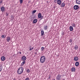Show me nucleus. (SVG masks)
Here are the masks:
<instances>
[{
  "mask_svg": "<svg viewBox=\"0 0 80 80\" xmlns=\"http://www.w3.org/2000/svg\"><path fill=\"white\" fill-rule=\"evenodd\" d=\"M45 57L44 56H42L40 58V62L41 63H43L45 62Z\"/></svg>",
  "mask_w": 80,
  "mask_h": 80,
  "instance_id": "f257e3e1",
  "label": "nucleus"
},
{
  "mask_svg": "<svg viewBox=\"0 0 80 80\" xmlns=\"http://www.w3.org/2000/svg\"><path fill=\"white\" fill-rule=\"evenodd\" d=\"M17 72L18 75H20V74H22L23 73V71L20 69V68H19Z\"/></svg>",
  "mask_w": 80,
  "mask_h": 80,
  "instance_id": "f03ea898",
  "label": "nucleus"
},
{
  "mask_svg": "<svg viewBox=\"0 0 80 80\" xmlns=\"http://www.w3.org/2000/svg\"><path fill=\"white\" fill-rule=\"evenodd\" d=\"M38 17L39 18H41V20H42L43 18V16H42V14H41V13H39L38 14Z\"/></svg>",
  "mask_w": 80,
  "mask_h": 80,
  "instance_id": "7ed1b4c3",
  "label": "nucleus"
},
{
  "mask_svg": "<svg viewBox=\"0 0 80 80\" xmlns=\"http://www.w3.org/2000/svg\"><path fill=\"white\" fill-rule=\"evenodd\" d=\"M57 78L58 80H60L61 79V75L60 74H58L57 77Z\"/></svg>",
  "mask_w": 80,
  "mask_h": 80,
  "instance_id": "20e7f679",
  "label": "nucleus"
},
{
  "mask_svg": "<svg viewBox=\"0 0 80 80\" xmlns=\"http://www.w3.org/2000/svg\"><path fill=\"white\" fill-rule=\"evenodd\" d=\"M74 10H78L79 8V7L77 5H75L74 6Z\"/></svg>",
  "mask_w": 80,
  "mask_h": 80,
  "instance_id": "39448f33",
  "label": "nucleus"
},
{
  "mask_svg": "<svg viewBox=\"0 0 80 80\" xmlns=\"http://www.w3.org/2000/svg\"><path fill=\"white\" fill-rule=\"evenodd\" d=\"M62 3V1L60 0H58L57 1V4L59 5H60Z\"/></svg>",
  "mask_w": 80,
  "mask_h": 80,
  "instance_id": "423d86ee",
  "label": "nucleus"
},
{
  "mask_svg": "<svg viewBox=\"0 0 80 80\" xmlns=\"http://www.w3.org/2000/svg\"><path fill=\"white\" fill-rule=\"evenodd\" d=\"M1 11L2 12H3L4 11H5V7H2L1 8Z\"/></svg>",
  "mask_w": 80,
  "mask_h": 80,
  "instance_id": "0eeeda50",
  "label": "nucleus"
},
{
  "mask_svg": "<svg viewBox=\"0 0 80 80\" xmlns=\"http://www.w3.org/2000/svg\"><path fill=\"white\" fill-rule=\"evenodd\" d=\"M26 57L25 56H23L22 58V61H24V60H26Z\"/></svg>",
  "mask_w": 80,
  "mask_h": 80,
  "instance_id": "6e6552de",
  "label": "nucleus"
},
{
  "mask_svg": "<svg viewBox=\"0 0 80 80\" xmlns=\"http://www.w3.org/2000/svg\"><path fill=\"white\" fill-rule=\"evenodd\" d=\"M74 61H78V57H74Z\"/></svg>",
  "mask_w": 80,
  "mask_h": 80,
  "instance_id": "1a4fd4ad",
  "label": "nucleus"
},
{
  "mask_svg": "<svg viewBox=\"0 0 80 80\" xmlns=\"http://www.w3.org/2000/svg\"><path fill=\"white\" fill-rule=\"evenodd\" d=\"M7 42H10V38L9 37H7Z\"/></svg>",
  "mask_w": 80,
  "mask_h": 80,
  "instance_id": "9d476101",
  "label": "nucleus"
},
{
  "mask_svg": "<svg viewBox=\"0 0 80 80\" xmlns=\"http://www.w3.org/2000/svg\"><path fill=\"white\" fill-rule=\"evenodd\" d=\"M1 60L2 61H4L5 60V58L4 56H2L1 58Z\"/></svg>",
  "mask_w": 80,
  "mask_h": 80,
  "instance_id": "9b49d317",
  "label": "nucleus"
},
{
  "mask_svg": "<svg viewBox=\"0 0 80 80\" xmlns=\"http://www.w3.org/2000/svg\"><path fill=\"white\" fill-rule=\"evenodd\" d=\"M37 19H34V20L33 21V23H37Z\"/></svg>",
  "mask_w": 80,
  "mask_h": 80,
  "instance_id": "f8f14e48",
  "label": "nucleus"
},
{
  "mask_svg": "<svg viewBox=\"0 0 80 80\" xmlns=\"http://www.w3.org/2000/svg\"><path fill=\"white\" fill-rule=\"evenodd\" d=\"M76 2L77 4H80V0H76Z\"/></svg>",
  "mask_w": 80,
  "mask_h": 80,
  "instance_id": "ddd939ff",
  "label": "nucleus"
},
{
  "mask_svg": "<svg viewBox=\"0 0 80 80\" xmlns=\"http://www.w3.org/2000/svg\"><path fill=\"white\" fill-rule=\"evenodd\" d=\"M69 29L70 30V31H73V27L72 26H70L69 27Z\"/></svg>",
  "mask_w": 80,
  "mask_h": 80,
  "instance_id": "4468645a",
  "label": "nucleus"
},
{
  "mask_svg": "<svg viewBox=\"0 0 80 80\" xmlns=\"http://www.w3.org/2000/svg\"><path fill=\"white\" fill-rule=\"evenodd\" d=\"M65 4L63 2H62L61 4V7H65Z\"/></svg>",
  "mask_w": 80,
  "mask_h": 80,
  "instance_id": "2eb2a0df",
  "label": "nucleus"
},
{
  "mask_svg": "<svg viewBox=\"0 0 80 80\" xmlns=\"http://www.w3.org/2000/svg\"><path fill=\"white\" fill-rule=\"evenodd\" d=\"M75 65L76 67H78L79 65V62H76L75 63Z\"/></svg>",
  "mask_w": 80,
  "mask_h": 80,
  "instance_id": "dca6fc26",
  "label": "nucleus"
},
{
  "mask_svg": "<svg viewBox=\"0 0 80 80\" xmlns=\"http://www.w3.org/2000/svg\"><path fill=\"white\" fill-rule=\"evenodd\" d=\"M2 65L1 64H0V72H1L2 70Z\"/></svg>",
  "mask_w": 80,
  "mask_h": 80,
  "instance_id": "f3484780",
  "label": "nucleus"
},
{
  "mask_svg": "<svg viewBox=\"0 0 80 80\" xmlns=\"http://www.w3.org/2000/svg\"><path fill=\"white\" fill-rule=\"evenodd\" d=\"M78 46L77 45H75L74 47V48L75 50H78Z\"/></svg>",
  "mask_w": 80,
  "mask_h": 80,
  "instance_id": "a211bd4d",
  "label": "nucleus"
},
{
  "mask_svg": "<svg viewBox=\"0 0 80 80\" xmlns=\"http://www.w3.org/2000/svg\"><path fill=\"white\" fill-rule=\"evenodd\" d=\"M71 70L72 71V72H75V68H72Z\"/></svg>",
  "mask_w": 80,
  "mask_h": 80,
  "instance_id": "6ab92c4d",
  "label": "nucleus"
},
{
  "mask_svg": "<svg viewBox=\"0 0 80 80\" xmlns=\"http://www.w3.org/2000/svg\"><path fill=\"white\" fill-rule=\"evenodd\" d=\"M1 37H2V38H5V37H6V35H2V36Z\"/></svg>",
  "mask_w": 80,
  "mask_h": 80,
  "instance_id": "aec40b11",
  "label": "nucleus"
},
{
  "mask_svg": "<svg viewBox=\"0 0 80 80\" xmlns=\"http://www.w3.org/2000/svg\"><path fill=\"white\" fill-rule=\"evenodd\" d=\"M41 34L42 35H44V31H43V30L41 31Z\"/></svg>",
  "mask_w": 80,
  "mask_h": 80,
  "instance_id": "412c9836",
  "label": "nucleus"
},
{
  "mask_svg": "<svg viewBox=\"0 0 80 80\" xmlns=\"http://www.w3.org/2000/svg\"><path fill=\"white\" fill-rule=\"evenodd\" d=\"M47 28H48V26H45L44 28V30H46L47 29Z\"/></svg>",
  "mask_w": 80,
  "mask_h": 80,
  "instance_id": "4be33fe9",
  "label": "nucleus"
},
{
  "mask_svg": "<svg viewBox=\"0 0 80 80\" xmlns=\"http://www.w3.org/2000/svg\"><path fill=\"white\" fill-rule=\"evenodd\" d=\"M25 61H23L22 63V66H23V65H24V64H25Z\"/></svg>",
  "mask_w": 80,
  "mask_h": 80,
  "instance_id": "5701e85b",
  "label": "nucleus"
},
{
  "mask_svg": "<svg viewBox=\"0 0 80 80\" xmlns=\"http://www.w3.org/2000/svg\"><path fill=\"white\" fill-rule=\"evenodd\" d=\"M33 48H32V46H30V49H29V51L30 50V51H32V50H33Z\"/></svg>",
  "mask_w": 80,
  "mask_h": 80,
  "instance_id": "b1692460",
  "label": "nucleus"
},
{
  "mask_svg": "<svg viewBox=\"0 0 80 80\" xmlns=\"http://www.w3.org/2000/svg\"><path fill=\"white\" fill-rule=\"evenodd\" d=\"M45 49V48L44 47H42L41 49L42 51H43V50Z\"/></svg>",
  "mask_w": 80,
  "mask_h": 80,
  "instance_id": "393cba45",
  "label": "nucleus"
},
{
  "mask_svg": "<svg viewBox=\"0 0 80 80\" xmlns=\"http://www.w3.org/2000/svg\"><path fill=\"white\" fill-rule=\"evenodd\" d=\"M20 68V70H22V72L23 71V67H22L21 68Z\"/></svg>",
  "mask_w": 80,
  "mask_h": 80,
  "instance_id": "a878e982",
  "label": "nucleus"
},
{
  "mask_svg": "<svg viewBox=\"0 0 80 80\" xmlns=\"http://www.w3.org/2000/svg\"><path fill=\"white\" fill-rule=\"evenodd\" d=\"M37 12V10H34L33 11H32V13H35V12Z\"/></svg>",
  "mask_w": 80,
  "mask_h": 80,
  "instance_id": "bb28decb",
  "label": "nucleus"
},
{
  "mask_svg": "<svg viewBox=\"0 0 80 80\" xmlns=\"http://www.w3.org/2000/svg\"><path fill=\"white\" fill-rule=\"evenodd\" d=\"M20 3L21 4L22 3V2H23V0H20Z\"/></svg>",
  "mask_w": 80,
  "mask_h": 80,
  "instance_id": "cd10ccee",
  "label": "nucleus"
},
{
  "mask_svg": "<svg viewBox=\"0 0 80 80\" xmlns=\"http://www.w3.org/2000/svg\"><path fill=\"white\" fill-rule=\"evenodd\" d=\"M27 72H28V73H29V72H30V70L29 69H28L27 70Z\"/></svg>",
  "mask_w": 80,
  "mask_h": 80,
  "instance_id": "c85d7f7f",
  "label": "nucleus"
},
{
  "mask_svg": "<svg viewBox=\"0 0 80 80\" xmlns=\"http://www.w3.org/2000/svg\"><path fill=\"white\" fill-rule=\"evenodd\" d=\"M25 80H29V78H26Z\"/></svg>",
  "mask_w": 80,
  "mask_h": 80,
  "instance_id": "c756f323",
  "label": "nucleus"
},
{
  "mask_svg": "<svg viewBox=\"0 0 80 80\" xmlns=\"http://www.w3.org/2000/svg\"><path fill=\"white\" fill-rule=\"evenodd\" d=\"M70 43H72V40H70Z\"/></svg>",
  "mask_w": 80,
  "mask_h": 80,
  "instance_id": "7c9ffc66",
  "label": "nucleus"
},
{
  "mask_svg": "<svg viewBox=\"0 0 80 80\" xmlns=\"http://www.w3.org/2000/svg\"><path fill=\"white\" fill-rule=\"evenodd\" d=\"M73 26L74 27H75V24H74L73 25Z\"/></svg>",
  "mask_w": 80,
  "mask_h": 80,
  "instance_id": "2f4dec72",
  "label": "nucleus"
},
{
  "mask_svg": "<svg viewBox=\"0 0 80 80\" xmlns=\"http://www.w3.org/2000/svg\"><path fill=\"white\" fill-rule=\"evenodd\" d=\"M2 3V1H1L0 2V3Z\"/></svg>",
  "mask_w": 80,
  "mask_h": 80,
  "instance_id": "473e14b6",
  "label": "nucleus"
},
{
  "mask_svg": "<svg viewBox=\"0 0 80 80\" xmlns=\"http://www.w3.org/2000/svg\"><path fill=\"white\" fill-rule=\"evenodd\" d=\"M13 80H15V78H14L13 79Z\"/></svg>",
  "mask_w": 80,
  "mask_h": 80,
  "instance_id": "72a5a7b5",
  "label": "nucleus"
},
{
  "mask_svg": "<svg viewBox=\"0 0 80 80\" xmlns=\"http://www.w3.org/2000/svg\"><path fill=\"white\" fill-rule=\"evenodd\" d=\"M19 53H20V54H21L22 53V52H19Z\"/></svg>",
  "mask_w": 80,
  "mask_h": 80,
  "instance_id": "f704fd0d",
  "label": "nucleus"
},
{
  "mask_svg": "<svg viewBox=\"0 0 80 80\" xmlns=\"http://www.w3.org/2000/svg\"><path fill=\"white\" fill-rule=\"evenodd\" d=\"M55 0V1H58V0Z\"/></svg>",
  "mask_w": 80,
  "mask_h": 80,
  "instance_id": "c9c22d12",
  "label": "nucleus"
},
{
  "mask_svg": "<svg viewBox=\"0 0 80 80\" xmlns=\"http://www.w3.org/2000/svg\"><path fill=\"white\" fill-rule=\"evenodd\" d=\"M35 54H37V53L35 52Z\"/></svg>",
  "mask_w": 80,
  "mask_h": 80,
  "instance_id": "e433bc0d",
  "label": "nucleus"
}]
</instances>
